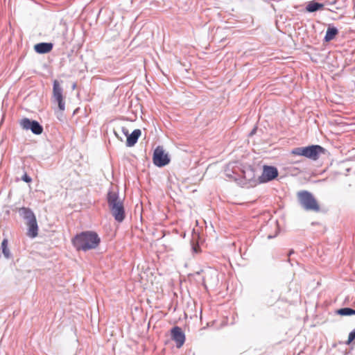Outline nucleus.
Instances as JSON below:
<instances>
[{"label":"nucleus","instance_id":"39448f33","mask_svg":"<svg viewBox=\"0 0 355 355\" xmlns=\"http://www.w3.org/2000/svg\"><path fill=\"white\" fill-rule=\"evenodd\" d=\"M325 149L320 145H311L306 147H297L291 150L295 155L304 156L312 160H317Z\"/></svg>","mask_w":355,"mask_h":355},{"label":"nucleus","instance_id":"393cba45","mask_svg":"<svg viewBox=\"0 0 355 355\" xmlns=\"http://www.w3.org/2000/svg\"><path fill=\"white\" fill-rule=\"evenodd\" d=\"M275 236H276V235H274V236H272V235H268V239H272V238L275 237Z\"/></svg>","mask_w":355,"mask_h":355},{"label":"nucleus","instance_id":"20e7f679","mask_svg":"<svg viewBox=\"0 0 355 355\" xmlns=\"http://www.w3.org/2000/svg\"><path fill=\"white\" fill-rule=\"evenodd\" d=\"M297 201L301 207L306 211L318 212L320 205L313 195L306 190L300 191L297 193Z\"/></svg>","mask_w":355,"mask_h":355},{"label":"nucleus","instance_id":"1a4fd4ad","mask_svg":"<svg viewBox=\"0 0 355 355\" xmlns=\"http://www.w3.org/2000/svg\"><path fill=\"white\" fill-rule=\"evenodd\" d=\"M278 170L275 166L264 165L263 172L259 175V182L266 183L275 180L278 176Z\"/></svg>","mask_w":355,"mask_h":355},{"label":"nucleus","instance_id":"6e6552de","mask_svg":"<svg viewBox=\"0 0 355 355\" xmlns=\"http://www.w3.org/2000/svg\"><path fill=\"white\" fill-rule=\"evenodd\" d=\"M63 89L60 87L57 80L53 81V101L57 103L60 111L63 112L65 110V102L62 94Z\"/></svg>","mask_w":355,"mask_h":355},{"label":"nucleus","instance_id":"f8f14e48","mask_svg":"<svg viewBox=\"0 0 355 355\" xmlns=\"http://www.w3.org/2000/svg\"><path fill=\"white\" fill-rule=\"evenodd\" d=\"M141 135V130H139V129L134 130L131 134H129L126 137H127L126 146L128 147H132V146H135L137 144Z\"/></svg>","mask_w":355,"mask_h":355},{"label":"nucleus","instance_id":"7ed1b4c3","mask_svg":"<svg viewBox=\"0 0 355 355\" xmlns=\"http://www.w3.org/2000/svg\"><path fill=\"white\" fill-rule=\"evenodd\" d=\"M18 213L28 226V236L31 238L36 237L38 234V225L33 211L28 207H23L19 209Z\"/></svg>","mask_w":355,"mask_h":355},{"label":"nucleus","instance_id":"c85d7f7f","mask_svg":"<svg viewBox=\"0 0 355 355\" xmlns=\"http://www.w3.org/2000/svg\"><path fill=\"white\" fill-rule=\"evenodd\" d=\"M195 252H197L196 248H193Z\"/></svg>","mask_w":355,"mask_h":355},{"label":"nucleus","instance_id":"9d476101","mask_svg":"<svg viewBox=\"0 0 355 355\" xmlns=\"http://www.w3.org/2000/svg\"><path fill=\"white\" fill-rule=\"evenodd\" d=\"M242 173L243 179L245 180L246 183L249 184V187H252L261 184L259 182V176L257 178L256 169L252 167L248 166L245 168Z\"/></svg>","mask_w":355,"mask_h":355},{"label":"nucleus","instance_id":"b1692460","mask_svg":"<svg viewBox=\"0 0 355 355\" xmlns=\"http://www.w3.org/2000/svg\"><path fill=\"white\" fill-rule=\"evenodd\" d=\"M114 133L115 136H116L118 139H119L120 140H121V141H122V138H121V137H120L119 136V135L117 134V132H116V131H114Z\"/></svg>","mask_w":355,"mask_h":355},{"label":"nucleus","instance_id":"2eb2a0df","mask_svg":"<svg viewBox=\"0 0 355 355\" xmlns=\"http://www.w3.org/2000/svg\"><path fill=\"white\" fill-rule=\"evenodd\" d=\"M337 313L340 315L348 316L355 315V309L350 307H344L338 309Z\"/></svg>","mask_w":355,"mask_h":355},{"label":"nucleus","instance_id":"412c9836","mask_svg":"<svg viewBox=\"0 0 355 355\" xmlns=\"http://www.w3.org/2000/svg\"><path fill=\"white\" fill-rule=\"evenodd\" d=\"M121 131H122L123 134L125 136H126V137L129 135V131H128V130L126 128H125V127H122V128H121Z\"/></svg>","mask_w":355,"mask_h":355},{"label":"nucleus","instance_id":"dca6fc26","mask_svg":"<svg viewBox=\"0 0 355 355\" xmlns=\"http://www.w3.org/2000/svg\"><path fill=\"white\" fill-rule=\"evenodd\" d=\"M53 46H34V49L36 53L40 54H44L50 52Z\"/></svg>","mask_w":355,"mask_h":355},{"label":"nucleus","instance_id":"9b49d317","mask_svg":"<svg viewBox=\"0 0 355 355\" xmlns=\"http://www.w3.org/2000/svg\"><path fill=\"white\" fill-rule=\"evenodd\" d=\"M171 337L173 340L175 342L176 347H181L185 341V334L182 329L178 326H175L171 329Z\"/></svg>","mask_w":355,"mask_h":355},{"label":"nucleus","instance_id":"6ab92c4d","mask_svg":"<svg viewBox=\"0 0 355 355\" xmlns=\"http://www.w3.org/2000/svg\"><path fill=\"white\" fill-rule=\"evenodd\" d=\"M21 180L26 183H29L32 181L31 178L29 175H28L26 173H25L23 175V176L21 177Z\"/></svg>","mask_w":355,"mask_h":355},{"label":"nucleus","instance_id":"4be33fe9","mask_svg":"<svg viewBox=\"0 0 355 355\" xmlns=\"http://www.w3.org/2000/svg\"><path fill=\"white\" fill-rule=\"evenodd\" d=\"M206 277L207 276H205V277H202V284L204 285L205 287H206V284H205V282H206Z\"/></svg>","mask_w":355,"mask_h":355},{"label":"nucleus","instance_id":"ddd939ff","mask_svg":"<svg viewBox=\"0 0 355 355\" xmlns=\"http://www.w3.org/2000/svg\"><path fill=\"white\" fill-rule=\"evenodd\" d=\"M338 33V31L335 27H329L327 28L326 35L324 37L325 42H329L332 40Z\"/></svg>","mask_w":355,"mask_h":355},{"label":"nucleus","instance_id":"f257e3e1","mask_svg":"<svg viewBox=\"0 0 355 355\" xmlns=\"http://www.w3.org/2000/svg\"><path fill=\"white\" fill-rule=\"evenodd\" d=\"M71 242L76 250L86 252L96 248L101 242V239L95 232L85 231L77 234L72 239Z\"/></svg>","mask_w":355,"mask_h":355},{"label":"nucleus","instance_id":"c756f323","mask_svg":"<svg viewBox=\"0 0 355 355\" xmlns=\"http://www.w3.org/2000/svg\"><path fill=\"white\" fill-rule=\"evenodd\" d=\"M197 275H200V272H196Z\"/></svg>","mask_w":355,"mask_h":355},{"label":"nucleus","instance_id":"423d86ee","mask_svg":"<svg viewBox=\"0 0 355 355\" xmlns=\"http://www.w3.org/2000/svg\"><path fill=\"white\" fill-rule=\"evenodd\" d=\"M153 164L158 167H163L170 162V157L165 153L162 146H158L154 150L153 156Z\"/></svg>","mask_w":355,"mask_h":355},{"label":"nucleus","instance_id":"cd10ccee","mask_svg":"<svg viewBox=\"0 0 355 355\" xmlns=\"http://www.w3.org/2000/svg\"><path fill=\"white\" fill-rule=\"evenodd\" d=\"M293 252H294L293 250L290 251L288 256H291V254H293Z\"/></svg>","mask_w":355,"mask_h":355},{"label":"nucleus","instance_id":"bb28decb","mask_svg":"<svg viewBox=\"0 0 355 355\" xmlns=\"http://www.w3.org/2000/svg\"><path fill=\"white\" fill-rule=\"evenodd\" d=\"M76 83H73V86H72V88H73V89H75V88H76Z\"/></svg>","mask_w":355,"mask_h":355},{"label":"nucleus","instance_id":"aec40b11","mask_svg":"<svg viewBox=\"0 0 355 355\" xmlns=\"http://www.w3.org/2000/svg\"><path fill=\"white\" fill-rule=\"evenodd\" d=\"M225 173L227 177L236 180V178L233 176L234 172L231 171L228 168L225 169Z\"/></svg>","mask_w":355,"mask_h":355},{"label":"nucleus","instance_id":"0eeeda50","mask_svg":"<svg viewBox=\"0 0 355 355\" xmlns=\"http://www.w3.org/2000/svg\"><path fill=\"white\" fill-rule=\"evenodd\" d=\"M21 127L26 130H31L33 134L39 135L43 132L42 125L35 120L24 118L19 121Z\"/></svg>","mask_w":355,"mask_h":355},{"label":"nucleus","instance_id":"f3484780","mask_svg":"<svg viewBox=\"0 0 355 355\" xmlns=\"http://www.w3.org/2000/svg\"><path fill=\"white\" fill-rule=\"evenodd\" d=\"M1 250L5 257L9 259L10 257V252L8 248V240L6 239H4L1 242Z\"/></svg>","mask_w":355,"mask_h":355},{"label":"nucleus","instance_id":"f03ea898","mask_svg":"<svg viewBox=\"0 0 355 355\" xmlns=\"http://www.w3.org/2000/svg\"><path fill=\"white\" fill-rule=\"evenodd\" d=\"M107 202L115 220L119 223L123 221L125 217V209L119 193L110 190L107 194Z\"/></svg>","mask_w":355,"mask_h":355},{"label":"nucleus","instance_id":"a878e982","mask_svg":"<svg viewBox=\"0 0 355 355\" xmlns=\"http://www.w3.org/2000/svg\"><path fill=\"white\" fill-rule=\"evenodd\" d=\"M38 44H42V45H44V44H51V43L42 42V43H39Z\"/></svg>","mask_w":355,"mask_h":355},{"label":"nucleus","instance_id":"5701e85b","mask_svg":"<svg viewBox=\"0 0 355 355\" xmlns=\"http://www.w3.org/2000/svg\"><path fill=\"white\" fill-rule=\"evenodd\" d=\"M256 130H257V128H254V129H252V131L250 132V135L251 136V135H254V134L255 133Z\"/></svg>","mask_w":355,"mask_h":355},{"label":"nucleus","instance_id":"a211bd4d","mask_svg":"<svg viewBox=\"0 0 355 355\" xmlns=\"http://www.w3.org/2000/svg\"><path fill=\"white\" fill-rule=\"evenodd\" d=\"M355 340V329L352 330L348 336L347 340L345 342V344L349 345L354 340Z\"/></svg>","mask_w":355,"mask_h":355},{"label":"nucleus","instance_id":"4468645a","mask_svg":"<svg viewBox=\"0 0 355 355\" xmlns=\"http://www.w3.org/2000/svg\"><path fill=\"white\" fill-rule=\"evenodd\" d=\"M324 7V5L318 2L311 1L306 6V10L310 12H313L317 11L320 9H322Z\"/></svg>","mask_w":355,"mask_h":355}]
</instances>
